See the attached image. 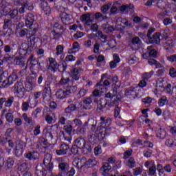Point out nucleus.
<instances>
[{"label":"nucleus","mask_w":176,"mask_h":176,"mask_svg":"<svg viewBox=\"0 0 176 176\" xmlns=\"http://www.w3.org/2000/svg\"><path fill=\"white\" fill-rule=\"evenodd\" d=\"M28 64L30 65V69L31 74L26 78L28 83H32L34 85V82H36L35 78L38 76V72L39 71V64L36 58L34 57L33 54H31L28 60Z\"/></svg>","instance_id":"f257e3e1"},{"label":"nucleus","mask_w":176,"mask_h":176,"mask_svg":"<svg viewBox=\"0 0 176 176\" xmlns=\"http://www.w3.org/2000/svg\"><path fill=\"white\" fill-rule=\"evenodd\" d=\"M78 90V87L74 86H67L63 89H58L56 92V97L58 100H64V98H68L72 93H75Z\"/></svg>","instance_id":"f03ea898"},{"label":"nucleus","mask_w":176,"mask_h":176,"mask_svg":"<svg viewBox=\"0 0 176 176\" xmlns=\"http://www.w3.org/2000/svg\"><path fill=\"white\" fill-rule=\"evenodd\" d=\"M36 21V16L33 14L28 13L26 14L25 18V24L28 28L32 30L33 32H36L39 29V25Z\"/></svg>","instance_id":"7ed1b4c3"},{"label":"nucleus","mask_w":176,"mask_h":176,"mask_svg":"<svg viewBox=\"0 0 176 176\" xmlns=\"http://www.w3.org/2000/svg\"><path fill=\"white\" fill-rule=\"evenodd\" d=\"M14 94L18 98H24V91H25V88H24V85L22 82H17L14 85L13 89Z\"/></svg>","instance_id":"20e7f679"},{"label":"nucleus","mask_w":176,"mask_h":176,"mask_svg":"<svg viewBox=\"0 0 176 176\" xmlns=\"http://www.w3.org/2000/svg\"><path fill=\"white\" fill-rule=\"evenodd\" d=\"M17 2L18 3H21V5L22 6L19 10L21 14L25 12V9H28V10H32V9H34L32 3L30 0H23L21 1L20 0H18Z\"/></svg>","instance_id":"39448f33"},{"label":"nucleus","mask_w":176,"mask_h":176,"mask_svg":"<svg viewBox=\"0 0 176 176\" xmlns=\"http://www.w3.org/2000/svg\"><path fill=\"white\" fill-rule=\"evenodd\" d=\"M105 97L106 98H109L107 101H110L109 105H111V107H118V105H119L120 99H119V98H117L116 96L111 94L110 92H108L105 95Z\"/></svg>","instance_id":"423d86ee"},{"label":"nucleus","mask_w":176,"mask_h":176,"mask_svg":"<svg viewBox=\"0 0 176 176\" xmlns=\"http://www.w3.org/2000/svg\"><path fill=\"white\" fill-rule=\"evenodd\" d=\"M27 146V143L20 141L16 144V146L14 148V152L16 156H21L23 155V153L24 152V148Z\"/></svg>","instance_id":"0eeeda50"},{"label":"nucleus","mask_w":176,"mask_h":176,"mask_svg":"<svg viewBox=\"0 0 176 176\" xmlns=\"http://www.w3.org/2000/svg\"><path fill=\"white\" fill-rule=\"evenodd\" d=\"M43 164L46 167L48 171H52L53 170V163L52 162V155L47 153L45 155Z\"/></svg>","instance_id":"6e6552de"},{"label":"nucleus","mask_w":176,"mask_h":176,"mask_svg":"<svg viewBox=\"0 0 176 176\" xmlns=\"http://www.w3.org/2000/svg\"><path fill=\"white\" fill-rule=\"evenodd\" d=\"M49 65L47 67L48 71H51V72H56L58 69V63H57V61L54 58H48Z\"/></svg>","instance_id":"1a4fd4ad"},{"label":"nucleus","mask_w":176,"mask_h":176,"mask_svg":"<svg viewBox=\"0 0 176 176\" xmlns=\"http://www.w3.org/2000/svg\"><path fill=\"white\" fill-rule=\"evenodd\" d=\"M60 18L65 25H69L72 23V15L67 14V12H61Z\"/></svg>","instance_id":"9d476101"},{"label":"nucleus","mask_w":176,"mask_h":176,"mask_svg":"<svg viewBox=\"0 0 176 176\" xmlns=\"http://www.w3.org/2000/svg\"><path fill=\"white\" fill-rule=\"evenodd\" d=\"M69 151H71L69 145L62 144L60 146V149L56 150V153L58 155V156H63L64 155H67Z\"/></svg>","instance_id":"9b49d317"},{"label":"nucleus","mask_w":176,"mask_h":176,"mask_svg":"<svg viewBox=\"0 0 176 176\" xmlns=\"http://www.w3.org/2000/svg\"><path fill=\"white\" fill-rule=\"evenodd\" d=\"M107 87H104L101 82L96 84V89L93 91V96L94 97H98L102 93L107 92Z\"/></svg>","instance_id":"f8f14e48"},{"label":"nucleus","mask_w":176,"mask_h":176,"mask_svg":"<svg viewBox=\"0 0 176 176\" xmlns=\"http://www.w3.org/2000/svg\"><path fill=\"white\" fill-rule=\"evenodd\" d=\"M8 72H3L0 74V87H9V86H11L10 82H9L8 78H7L6 76H5V74H7Z\"/></svg>","instance_id":"ddd939ff"},{"label":"nucleus","mask_w":176,"mask_h":176,"mask_svg":"<svg viewBox=\"0 0 176 176\" xmlns=\"http://www.w3.org/2000/svg\"><path fill=\"white\" fill-rule=\"evenodd\" d=\"M85 163H86V157H82L80 158H75L73 161V165L77 168H82L85 167Z\"/></svg>","instance_id":"4468645a"},{"label":"nucleus","mask_w":176,"mask_h":176,"mask_svg":"<svg viewBox=\"0 0 176 176\" xmlns=\"http://www.w3.org/2000/svg\"><path fill=\"white\" fill-rule=\"evenodd\" d=\"M45 122L48 124H53V123H56V121L57 120V118H56V113L53 112L47 113L45 117Z\"/></svg>","instance_id":"2eb2a0df"},{"label":"nucleus","mask_w":176,"mask_h":176,"mask_svg":"<svg viewBox=\"0 0 176 176\" xmlns=\"http://www.w3.org/2000/svg\"><path fill=\"white\" fill-rule=\"evenodd\" d=\"M82 107V103L79 102H76L75 104H72L69 105L65 109V113H71V112H74L76 109H79Z\"/></svg>","instance_id":"dca6fc26"},{"label":"nucleus","mask_w":176,"mask_h":176,"mask_svg":"<svg viewBox=\"0 0 176 176\" xmlns=\"http://www.w3.org/2000/svg\"><path fill=\"white\" fill-rule=\"evenodd\" d=\"M102 170V175L103 176H109V173L112 171V167L109 164V162H104L101 168Z\"/></svg>","instance_id":"f3484780"},{"label":"nucleus","mask_w":176,"mask_h":176,"mask_svg":"<svg viewBox=\"0 0 176 176\" xmlns=\"http://www.w3.org/2000/svg\"><path fill=\"white\" fill-rule=\"evenodd\" d=\"M100 120V126L102 129H104L105 131L107 130V127H109V126H111L112 120H111V118L107 117H101Z\"/></svg>","instance_id":"a211bd4d"},{"label":"nucleus","mask_w":176,"mask_h":176,"mask_svg":"<svg viewBox=\"0 0 176 176\" xmlns=\"http://www.w3.org/2000/svg\"><path fill=\"white\" fill-rule=\"evenodd\" d=\"M148 41L151 43L159 45V43H160V33L156 32L154 34L152 37L148 38Z\"/></svg>","instance_id":"6ab92c4d"},{"label":"nucleus","mask_w":176,"mask_h":176,"mask_svg":"<svg viewBox=\"0 0 176 176\" xmlns=\"http://www.w3.org/2000/svg\"><path fill=\"white\" fill-rule=\"evenodd\" d=\"M113 57V60L109 63L111 69H115L118 65V63H120V58H119V55H118V54H114Z\"/></svg>","instance_id":"aec40b11"},{"label":"nucleus","mask_w":176,"mask_h":176,"mask_svg":"<svg viewBox=\"0 0 176 176\" xmlns=\"http://www.w3.org/2000/svg\"><path fill=\"white\" fill-rule=\"evenodd\" d=\"M76 146L78 147L80 149H85L86 146V140L82 138H78L75 140Z\"/></svg>","instance_id":"412c9836"},{"label":"nucleus","mask_w":176,"mask_h":176,"mask_svg":"<svg viewBox=\"0 0 176 176\" xmlns=\"http://www.w3.org/2000/svg\"><path fill=\"white\" fill-rule=\"evenodd\" d=\"M81 21L85 23L86 25H90L93 23V20L90 18V14H85L80 17Z\"/></svg>","instance_id":"4be33fe9"},{"label":"nucleus","mask_w":176,"mask_h":176,"mask_svg":"<svg viewBox=\"0 0 176 176\" xmlns=\"http://www.w3.org/2000/svg\"><path fill=\"white\" fill-rule=\"evenodd\" d=\"M80 72H82V69L80 67L73 69L72 78L74 79V80H79V78H80Z\"/></svg>","instance_id":"5701e85b"},{"label":"nucleus","mask_w":176,"mask_h":176,"mask_svg":"<svg viewBox=\"0 0 176 176\" xmlns=\"http://www.w3.org/2000/svg\"><path fill=\"white\" fill-rule=\"evenodd\" d=\"M41 9L43 10L45 14H50L51 12L50 6L47 1H42L41 3Z\"/></svg>","instance_id":"b1692460"},{"label":"nucleus","mask_w":176,"mask_h":176,"mask_svg":"<svg viewBox=\"0 0 176 176\" xmlns=\"http://www.w3.org/2000/svg\"><path fill=\"white\" fill-rule=\"evenodd\" d=\"M13 166H14V160L12 157L8 158L4 164L5 170H10Z\"/></svg>","instance_id":"393cba45"},{"label":"nucleus","mask_w":176,"mask_h":176,"mask_svg":"<svg viewBox=\"0 0 176 176\" xmlns=\"http://www.w3.org/2000/svg\"><path fill=\"white\" fill-rule=\"evenodd\" d=\"M94 19L97 21H104V20H108V16L102 14L101 12H96L94 14Z\"/></svg>","instance_id":"a878e982"},{"label":"nucleus","mask_w":176,"mask_h":176,"mask_svg":"<svg viewBox=\"0 0 176 176\" xmlns=\"http://www.w3.org/2000/svg\"><path fill=\"white\" fill-rule=\"evenodd\" d=\"M14 63L15 65H19L21 68H24V67H25V61L23 60L21 56H16L14 59Z\"/></svg>","instance_id":"bb28decb"},{"label":"nucleus","mask_w":176,"mask_h":176,"mask_svg":"<svg viewBox=\"0 0 176 176\" xmlns=\"http://www.w3.org/2000/svg\"><path fill=\"white\" fill-rule=\"evenodd\" d=\"M36 175L37 176H46V170L43 169L42 165H37L36 167Z\"/></svg>","instance_id":"cd10ccee"},{"label":"nucleus","mask_w":176,"mask_h":176,"mask_svg":"<svg viewBox=\"0 0 176 176\" xmlns=\"http://www.w3.org/2000/svg\"><path fill=\"white\" fill-rule=\"evenodd\" d=\"M96 164H97L96 160H94V158H91L87 161H85V167L86 168H91V167H94Z\"/></svg>","instance_id":"c85d7f7f"},{"label":"nucleus","mask_w":176,"mask_h":176,"mask_svg":"<svg viewBox=\"0 0 176 176\" xmlns=\"http://www.w3.org/2000/svg\"><path fill=\"white\" fill-rule=\"evenodd\" d=\"M108 102H107V99L105 98H100V100L98 102V109L100 111H102L105 107H107V104Z\"/></svg>","instance_id":"c756f323"},{"label":"nucleus","mask_w":176,"mask_h":176,"mask_svg":"<svg viewBox=\"0 0 176 176\" xmlns=\"http://www.w3.org/2000/svg\"><path fill=\"white\" fill-rule=\"evenodd\" d=\"M27 159L29 160H36L38 159V154L36 152H29L25 155Z\"/></svg>","instance_id":"7c9ffc66"},{"label":"nucleus","mask_w":176,"mask_h":176,"mask_svg":"<svg viewBox=\"0 0 176 176\" xmlns=\"http://www.w3.org/2000/svg\"><path fill=\"white\" fill-rule=\"evenodd\" d=\"M102 29L107 34H109V32H112V31L115 30V28H113V27H112V25H109V24H108V23L102 24Z\"/></svg>","instance_id":"2f4dec72"},{"label":"nucleus","mask_w":176,"mask_h":176,"mask_svg":"<svg viewBox=\"0 0 176 176\" xmlns=\"http://www.w3.org/2000/svg\"><path fill=\"white\" fill-rule=\"evenodd\" d=\"M22 118H23L24 122H25V123H27L28 124L32 125L35 123V121L32 120V118L29 117L28 114H27L25 113L22 115Z\"/></svg>","instance_id":"473e14b6"},{"label":"nucleus","mask_w":176,"mask_h":176,"mask_svg":"<svg viewBox=\"0 0 176 176\" xmlns=\"http://www.w3.org/2000/svg\"><path fill=\"white\" fill-rule=\"evenodd\" d=\"M156 135H157V138H160V140H164V138H166V130L160 128L157 131Z\"/></svg>","instance_id":"72a5a7b5"},{"label":"nucleus","mask_w":176,"mask_h":176,"mask_svg":"<svg viewBox=\"0 0 176 176\" xmlns=\"http://www.w3.org/2000/svg\"><path fill=\"white\" fill-rule=\"evenodd\" d=\"M8 79V81L10 82V85H13L16 80L19 78V76H17V73L13 72L12 74L7 78Z\"/></svg>","instance_id":"f704fd0d"},{"label":"nucleus","mask_w":176,"mask_h":176,"mask_svg":"<svg viewBox=\"0 0 176 176\" xmlns=\"http://www.w3.org/2000/svg\"><path fill=\"white\" fill-rule=\"evenodd\" d=\"M112 6V3H108L107 4L104 5L101 7L100 11L103 14H108V11L109 10V8Z\"/></svg>","instance_id":"c9c22d12"},{"label":"nucleus","mask_w":176,"mask_h":176,"mask_svg":"<svg viewBox=\"0 0 176 176\" xmlns=\"http://www.w3.org/2000/svg\"><path fill=\"white\" fill-rule=\"evenodd\" d=\"M147 50H148L150 58H156V57H157V51L155 49H152V46L147 47Z\"/></svg>","instance_id":"e433bc0d"},{"label":"nucleus","mask_w":176,"mask_h":176,"mask_svg":"<svg viewBox=\"0 0 176 176\" xmlns=\"http://www.w3.org/2000/svg\"><path fill=\"white\" fill-rule=\"evenodd\" d=\"M13 131V129L12 128H8L4 135V137L3 138V141L5 142L10 140V134H12V132Z\"/></svg>","instance_id":"4c0bfd02"},{"label":"nucleus","mask_w":176,"mask_h":176,"mask_svg":"<svg viewBox=\"0 0 176 176\" xmlns=\"http://www.w3.org/2000/svg\"><path fill=\"white\" fill-rule=\"evenodd\" d=\"M119 5V1H116L113 3L112 7L110 9V13L111 14H118V6Z\"/></svg>","instance_id":"58836bf2"},{"label":"nucleus","mask_w":176,"mask_h":176,"mask_svg":"<svg viewBox=\"0 0 176 176\" xmlns=\"http://www.w3.org/2000/svg\"><path fill=\"white\" fill-rule=\"evenodd\" d=\"M27 170H28V164L25 162L22 163L18 166V170L21 171V173H24V171H27Z\"/></svg>","instance_id":"ea45409f"},{"label":"nucleus","mask_w":176,"mask_h":176,"mask_svg":"<svg viewBox=\"0 0 176 176\" xmlns=\"http://www.w3.org/2000/svg\"><path fill=\"white\" fill-rule=\"evenodd\" d=\"M152 165L149 167L148 173L150 175H155L156 174V164H155V162H152Z\"/></svg>","instance_id":"a19ab883"},{"label":"nucleus","mask_w":176,"mask_h":176,"mask_svg":"<svg viewBox=\"0 0 176 176\" xmlns=\"http://www.w3.org/2000/svg\"><path fill=\"white\" fill-rule=\"evenodd\" d=\"M36 39V38H35V36L34 35H31L28 37V42L29 45H30V46H32V47H34L35 46V43H36V42L35 41Z\"/></svg>","instance_id":"79ce46f5"},{"label":"nucleus","mask_w":176,"mask_h":176,"mask_svg":"<svg viewBox=\"0 0 176 176\" xmlns=\"http://www.w3.org/2000/svg\"><path fill=\"white\" fill-rule=\"evenodd\" d=\"M56 56H60L61 54H63V53H64V45H58L56 46Z\"/></svg>","instance_id":"37998d69"},{"label":"nucleus","mask_w":176,"mask_h":176,"mask_svg":"<svg viewBox=\"0 0 176 176\" xmlns=\"http://www.w3.org/2000/svg\"><path fill=\"white\" fill-rule=\"evenodd\" d=\"M43 133L46 138L50 140H53V133H52V129H45L43 131Z\"/></svg>","instance_id":"c03bdc74"},{"label":"nucleus","mask_w":176,"mask_h":176,"mask_svg":"<svg viewBox=\"0 0 176 176\" xmlns=\"http://www.w3.org/2000/svg\"><path fill=\"white\" fill-rule=\"evenodd\" d=\"M87 91L88 90L85 89V88H81L78 92V94H77V96L78 98H80L82 97H85V96H86V94H87Z\"/></svg>","instance_id":"a18cd8bd"},{"label":"nucleus","mask_w":176,"mask_h":176,"mask_svg":"<svg viewBox=\"0 0 176 176\" xmlns=\"http://www.w3.org/2000/svg\"><path fill=\"white\" fill-rule=\"evenodd\" d=\"M4 52L6 53V54L13 53V47L9 45H4Z\"/></svg>","instance_id":"49530a36"},{"label":"nucleus","mask_w":176,"mask_h":176,"mask_svg":"<svg viewBox=\"0 0 176 176\" xmlns=\"http://www.w3.org/2000/svg\"><path fill=\"white\" fill-rule=\"evenodd\" d=\"M92 103H93V99H91V97L85 98V99L83 100V104L85 107H89V105H90V104H92Z\"/></svg>","instance_id":"de8ad7c7"},{"label":"nucleus","mask_w":176,"mask_h":176,"mask_svg":"<svg viewBox=\"0 0 176 176\" xmlns=\"http://www.w3.org/2000/svg\"><path fill=\"white\" fill-rule=\"evenodd\" d=\"M166 102H167V97L166 96H162L158 101V104L160 107H164Z\"/></svg>","instance_id":"09e8293b"},{"label":"nucleus","mask_w":176,"mask_h":176,"mask_svg":"<svg viewBox=\"0 0 176 176\" xmlns=\"http://www.w3.org/2000/svg\"><path fill=\"white\" fill-rule=\"evenodd\" d=\"M14 101V98L10 97L8 100H6V102H4L5 106L8 107H12V104H13Z\"/></svg>","instance_id":"8fccbe9b"},{"label":"nucleus","mask_w":176,"mask_h":176,"mask_svg":"<svg viewBox=\"0 0 176 176\" xmlns=\"http://www.w3.org/2000/svg\"><path fill=\"white\" fill-rule=\"evenodd\" d=\"M20 50H22L24 52V54H25L27 50H28V44H27V43H23L20 46Z\"/></svg>","instance_id":"3c124183"},{"label":"nucleus","mask_w":176,"mask_h":176,"mask_svg":"<svg viewBox=\"0 0 176 176\" xmlns=\"http://www.w3.org/2000/svg\"><path fill=\"white\" fill-rule=\"evenodd\" d=\"M82 36H85V32L80 31H77L76 33L74 34V38L75 39H79L82 38Z\"/></svg>","instance_id":"603ef678"},{"label":"nucleus","mask_w":176,"mask_h":176,"mask_svg":"<svg viewBox=\"0 0 176 176\" xmlns=\"http://www.w3.org/2000/svg\"><path fill=\"white\" fill-rule=\"evenodd\" d=\"M157 170L160 175H163V174H164V169L163 168V165H162L161 164H157Z\"/></svg>","instance_id":"864d4df0"},{"label":"nucleus","mask_w":176,"mask_h":176,"mask_svg":"<svg viewBox=\"0 0 176 176\" xmlns=\"http://www.w3.org/2000/svg\"><path fill=\"white\" fill-rule=\"evenodd\" d=\"M64 130L66 133H68L69 135H71V133H72V129H74L72 125H65L63 126Z\"/></svg>","instance_id":"5fc2aeb1"},{"label":"nucleus","mask_w":176,"mask_h":176,"mask_svg":"<svg viewBox=\"0 0 176 176\" xmlns=\"http://www.w3.org/2000/svg\"><path fill=\"white\" fill-rule=\"evenodd\" d=\"M67 166H68V164H67V162H60L58 164V168H60V170H61V171H65V170L67 169Z\"/></svg>","instance_id":"6e6d98bb"},{"label":"nucleus","mask_w":176,"mask_h":176,"mask_svg":"<svg viewBox=\"0 0 176 176\" xmlns=\"http://www.w3.org/2000/svg\"><path fill=\"white\" fill-rule=\"evenodd\" d=\"M133 154V150L131 148L125 151L124 153V159H129L130 156Z\"/></svg>","instance_id":"4d7b16f0"},{"label":"nucleus","mask_w":176,"mask_h":176,"mask_svg":"<svg viewBox=\"0 0 176 176\" xmlns=\"http://www.w3.org/2000/svg\"><path fill=\"white\" fill-rule=\"evenodd\" d=\"M13 114H12V113H8L6 115V119L9 123H12V122H13Z\"/></svg>","instance_id":"13d9d810"},{"label":"nucleus","mask_w":176,"mask_h":176,"mask_svg":"<svg viewBox=\"0 0 176 176\" xmlns=\"http://www.w3.org/2000/svg\"><path fill=\"white\" fill-rule=\"evenodd\" d=\"M69 83V78H64L63 77L59 82V84L63 86L64 85H68Z\"/></svg>","instance_id":"bf43d9fd"},{"label":"nucleus","mask_w":176,"mask_h":176,"mask_svg":"<svg viewBox=\"0 0 176 176\" xmlns=\"http://www.w3.org/2000/svg\"><path fill=\"white\" fill-rule=\"evenodd\" d=\"M42 96V91H35L33 94V98L35 101L38 100V98H41Z\"/></svg>","instance_id":"052dcab7"},{"label":"nucleus","mask_w":176,"mask_h":176,"mask_svg":"<svg viewBox=\"0 0 176 176\" xmlns=\"http://www.w3.org/2000/svg\"><path fill=\"white\" fill-rule=\"evenodd\" d=\"M100 52V43L96 41L95 44L94 45V53L97 54Z\"/></svg>","instance_id":"680f3d73"},{"label":"nucleus","mask_w":176,"mask_h":176,"mask_svg":"<svg viewBox=\"0 0 176 176\" xmlns=\"http://www.w3.org/2000/svg\"><path fill=\"white\" fill-rule=\"evenodd\" d=\"M173 170V166L170 164H166V166H164V171H166V173H171Z\"/></svg>","instance_id":"e2e57ef3"},{"label":"nucleus","mask_w":176,"mask_h":176,"mask_svg":"<svg viewBox=\"0 0 176 176\" xmlns=\"http://www.w3.org/2000/svg\"><path fill=\"white\" fill-rule=\"evenodd\" d=\"M129 9H131V8H130V6L127 5H122L121 6H119L120 12H126V10H129Z\"/></svg>","instance_id":"0e129e2a"},{"label":"nucleus","mask_w":176,"mask_h":176,"mask_svg":"<svg viewBox=\"0 0 176 176\" xmlns=\"http://www.w3.org/2000/svg\"><path fill=\"white\" fill-rule=\"evenodd\" d=\"M41 110L39 108L36 109L32 113V116L34 118H38V113H41Z\"/></svg>","instance_id":"69168bd1"},{"label":"nucleus","mask_w":176,"mask_h":176,"mask_svg":"<svg viewBox=\"0 0 176 176\" xmlns=\"http://www.w3.org/2000/svg\"><path fill=\"white\" fill-rule=\"evenodd\" d=\"M49 93H50V87H44V89L43 90V98H45L46 97V96H47V94H49Z\"/></svg>","instance_id":"338daca9"},{"label":"nucleus","mask_w":176,"mask_h":176,"mask_svg":"<svg viewBox=\"0 0 176 176\" xmlns=\"http://www.w3.org/2000/svg\"><path fill=\"white\" fill-rule=\"evenodd\" d=\"M169 75L171 78H176V70L173 67L170 69Z\"/></svg>","instance_id":"774afa93"}]
</instances>
